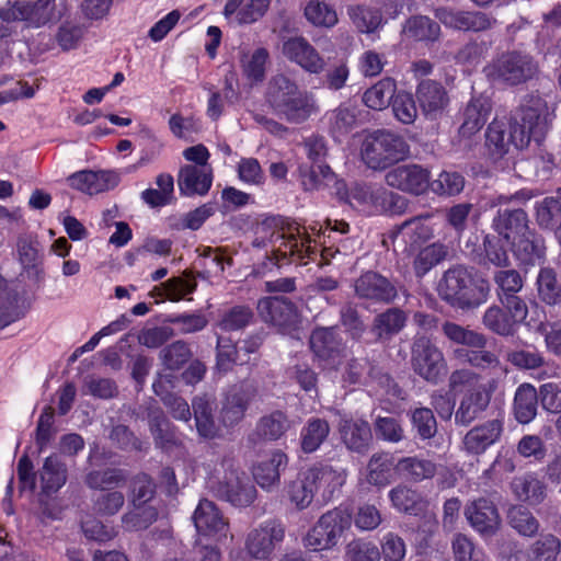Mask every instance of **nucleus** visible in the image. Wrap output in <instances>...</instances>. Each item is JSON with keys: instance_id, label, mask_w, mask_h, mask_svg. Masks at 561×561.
Returning a JSON list of instances; mask_svg holds the SVG:
<instances>
[{"instance_id": "e2e57ef3", "label": "nucleus", "mask_w": 561, "mask_h": 561, "mask_svg": "<svg viewBox=\"0 0 561 561\" xmlns=\"http://www.w3.org/2000/svg\"><path fill=\"white\" fill-rule=\"evenodd\" d=\"M496 295L504 297L518 294L524 287V277L518 270L505 267L497 268L493 274Z\"/></svg>"}, {"instance_id": "1a4fd4ad", "label": "nucleus", "mask_w": 561, "mask_h": 561, "mask_svg": "<svg viewBox=\"0 0 561 561\" xmlns=\"http://www.w3.org/2000/svg\"><path fill=\"white\" fill-rule=\"evenodd\" d=\"M259 394V389L253 380L243 379L231 385L225 394L219 412V420L226 427H234L240 424L248 409Z\"/></svg>"}, {"instance_id": "ddd939ff", "label": "nucleus", "mask_w": 561, "mask_h": 561, "mask_svg": "<svg viewBox=\"0 0 561 561\" xmlns=\"http://www.w3.org/2000/svg\"><path fill=\"white\" fill-rule=\"evenodd\" d=\"M465 516L470 526L484 538L495 536L502 524L494 502L483 496L467 503Z\"/></svg>"}, {"instance_id": "774afa93", "label": "nucleus", "mask_w": 561, "mask_h": 561, "mask_svg": "<svg viewBox=\"0 0 561 561\" xmlns=\"http://www.w3.org/2000/svg\"><path fill=\"white\" fill-rule=\"evenodd\" d=\"M329 129L331 136L340 138L346 136L356 125L355 111L341 105L329 114Z\"/></svg>"}, {"instance_id": "680f3d73", "label": "nucleus", "mask_w": 561, "mask_h": 561, "mask_svg": "<svg viewBox=\"0 0 561 561\" xmlns=\"http://www.w3.org/2000/svg\"><path fill=\"white\" fill-rule=\"evenodd\" d=\"M305 16L312 25L318 27H333L337 21L335 9L324 1L310 0L305 7Z\"/></svg>"}, {"instance_id": "864d4df0", "label": "nucleus", "mask_w": 561, "mask_h": 561, "mask_svg": "<svg viewBox=\"0 0 561 561\" xmlns=\"http://www.w3.org/2000/svg\"><path fill=\"white\" fill-rule=\"evenodd\" d=\"M309 479L316 485L317 490L324 486L330 494L342 486L345 482L344 470H335L329 465L313 466L307 470Z\"/></svg>"}, {"instance_id": "412c9836", "label": "nucleus", "mask_w": 561, "mask_h": 561, "mask_svg": "<svg viewBox=\"0 0 561 561\" xmlns=\"http://www.w3.org/2000/svg\"><path fill=\"white\" fill-rule=\"evenodd\" d=\"M339 432L342 443L352 453L364 455L373 444L374 437L370 424L364 419H341Z\"/></svg>"}, {"instance_id": "9d476101", "label": "nucleus", "mask_w": 561, "mask_h": 561, "mask_svg": "<svg viewBox=\"0 0 561 561\" xmlns=\"http://www.w3.org/2000/svg\"><path fill=\"white\" fill-rule=\"evenodd\" d=\"M309 346L314 358L325 367L336 368L344 357L345 345L337 327L314 328Z\"/></svg>"}, {"instance_id": "7ed1b4c3", "label": "nucleus", "mask_w": 561, "mask_h": 561, "mask_svg": "<svg viewBox=\"0 0 561 561\" xmlns=\"http://www.w3.org/2000/svg\"><path fill=\"white\" fill-rule=\"evenodd\" d=\"M266 100L275 111L293 123H302L319 110L313 95L301 91L284 73L274 75L268 80Z\"/></svg>"}, {"instance_id": "bf43d9fd", "label": "nucleus", "mask_w": 561, "mask_h": 561, "mask_svg": "<svg viewBox=\"0 0 561 561\" xmlns=\"http://www.w3.org/2000/svg\"><path fill=\"white\" fill-rule=\"evenodd\" d=\"M125 502V494L122 491H102L92 500V510L96 516L112 517L124 507Z\"/></svg>"}, {"instance_id": "f3484780", "label": "nucleus", "mask_w": 561, "mask_h": 561, "mask_svg": "<svg viewBox=\"0 0 561 561\" xmlns=\"http://www.w3.org/2000/svg\"><path fill=\"white\" fill-rule=\"evenodd\" d=\"M410 156L407 142H364L362 159L373 170H383Z\"/></svg>"}, {"instance_id": "72a5a7b5", "label": "nucleus", "mask_w": 561, "mask_h": 561, "mask_svg": "<svg viewBox=\"0 0 561 561\" xmlns=\"http://www.w3.org/2000/svg\"><path fill=\"white\" fill-rule=\"evenodd\" d=\"M331 426L328 420L312 416L306 421L300 431V448L305 454L317 451L328 439Z\"/></svg>"}, {"instance_id": "c03bdc74", "label": "nucleus", "mask_w": 561, "mask_h": 561, "mask_svg": "<svg viewBox=\"0 0 561 561\" xmlns=\"http://www.w3.org/2000/svg\"><path fill=\"white\" fill-rule=\"evenodd\" d=\"M397 470L409 481L421 482L432 479L437 472V465L417 456L401 458L397 463Z\"/></svg>"}, {"instance_id": "ea45409f", "label": "nucleus", "mask_w": 561, "mask_h": 561, "mask_svg": "<svg viewBox=\"0 0 561 561\" xmlns=\"http://www.w3.org/2000/svg\"><path fill=\"white\" fill-rule=\"evenodd\" d=\"M215 401L207 394L197 396L192 401V409L198 434L204 438H214L218 433L213 411Z\"/></svg>"}, {"instance_id": "052dcab7", "label": "nucleus", "mask_w": 561, "mask_h": 561, "mask_svg": "<svg viewBox=\"0 0 561 561\" xmlns=\"http://www.w3.org/2000/svg\"><path fill=\"white\" fill-rule=\"evenodd\" d=\"M409 202L405 197L388 191L383 187H376L374 210L387 215H402L407 211Z\"/></svg>"}, {"instance_id": "5fc2aeb1", "label": "nucleus", "mask_w": 561, "mask_h": 561, "mask_svg": "<svg viewBox=\"0 0 561 561\" xmlns=\"http://www.w3.org/2000/svg\"><path fill=\"white\" fill-rule=\"evenodd\" d=\"M561 551V540L552 535H541L527 552V561H556Z\"/></svg>"}, {"instance_id": "13d9d810", "label": "nucleus", "mask_w": 561, "mask_h": 561, "mask_svg": "<svg viewBox=\"0 0 561 561\" xmlns=\"http://www.w3.org/2000/svg\"><path fill=\"white\" fill-rule=\"evenodd\" d=\"M447 255L446 247L433 243L420 249L413 261V271L416 277H423L434 266L440 263Z\"/></svg>"}, {"instance_id": "423d86ee", "label": "nucleus", "mask_w": 561, "mask_h": 561, "mask_svg": "<svg viewBox=\"0 0 561 561\" xmlns=\"http://www.w3.org/2000/svg\"><path fill=\"white\" fill-rule=\"evenodd\" d=\"M351 524L352 514L347 508L335 507L328 511L304 537V546L312 551L329 549L337 543Z\"/></svg>"}, {"instance_id": "473e14b6", "label": "nucleus", "mask_w": 561, "mask_h": 561, "mask_svg": "<svg viewBox=\"0 0 561 561\" xmlns=\"http://www.w3.org/2000/svg\"><path fill=\"white\" fill-rule=\"evenodd\" d=\"M538 393L536 388L524 382L515 391L513 400V412L516 421L520 424L530 423L537 415Z\"/></svg>"}, {"instance_id": "6e6552de", "label": "nucleus", "mask_w": 561, "mask_h": 561, "mask_svg": "<svg viewBox=\"0 0 561 561\" xmlns=\"http://www.w3.org/2000/svg\"><path fill=\"white\" fill-rule=\"evenodd\" d=\"M209 490L218 499L237 507H245L256 497V489L245 472L230 467L222 480H210Z\"/></svg>"}, {"instance_id": "58836bf2", "label": "nucleus", "mask_w": 561, "mask_h": 561, "mask_svg": "<svg viewBox=\"0 0 561 561\" xmlns=\"http://www.w3.org/2000/svg\"><path fill=\"white\" fill-rule=\"evenodd\" d=\"M244 0H228L224 14L230 18L236 14L239 24H250L261 19L267 11L271 0H249L242 4Z\"/></svg>"}, {"instance_id": "f704fd0d", "label": "nucleus", "mask_w": 561, "mask_h": 561, "mask_svg": "<svg viewBox=\"0 0 561 561\" xmlns=\"http://www.w3.org/2000/svg\"><path fill=\"white\" fill-rule=\"evenodd\" d=\"M416 98L426 115H436L448 102L444 87L432 80H424L417 85Z\"/></svg>"}, {"instance_id": "49530a36", "label": "nucleus", "mask_w": 561, "mask_h": 561, "mask_svg": "<svg viewBox=\"0 0 561 561\" xmlns=\"http://www.w3.org/2000/svg\"><path fill=\"white\" fill-rule=\"evenodd\" d=\"M280 245L274 249L271 255L266 259L277 266L288 264L296 260H302L310 252V247L306 245L304 241H298L294 236H290L287 240L285 237L279 239Z\"/></svg>"}, {"instance_id": "8fccbe9b", "label": "nucleus", "mask_w": 561, "mask_h": 561, "mask_svg": "<svg viewBox=\"0 0 561 561\" xmlns=\"http://www.w3.org/2000/svg\"><path fill=\"white\" fill-rule=\"evenodd\" d=\"M397 84L391 78H383L366 90L364 103L373 110L386 108L396 96Z\"/></svg>"}, {"instance_id": "f03ea898", "label": "nucleus", "mask_w": 561, "mask_h": 561, "mask_svg": "<svg viewBox=\"0 0 561 561\" xmlns=\"http://www.w3.org/2000/svg\"><path fill=\"white\" fill-rule=\"evenodd\" d=\"M439 297L454 308L473 310L483 305L490 294L488 279L477 277L473 267L455 265L448 268L438 283Z\"/></svg>"}, {"instance_id": "dca6fc26", "label": "nucleus", "mask_w": 561, "mask_h": 561, "mask_svg": "<svg viewBox=\"0 0 561 561\" xmlns=\"http://www.w3.org/2000/svg\"><path fill=\"white\" fill-rule=\"evenodd\" d=\"M256 309L265 323L279 329L294 328L299 321L296 305L283 296L261 298L257 301Z\"/></svg>"}, {"instance_id": "4468645a", "label": "nucleus", "mask_w": 561, "mask_h": 561, "mask_svg": "<svg viewBox=\"0 0 561 561\" xmlns=\"http://www.w3.org/2000/svg\"><path fill=\"white\" fill-rule=\"evenodd\" d=\"M389 237L394 252L411 256L431 237V229L424 225L422 216H416L397 226Z\"/></svg>"}, {"instance_id": "a211bd4d", "label": "nucleus", "mask_w": 561, "mask_h": 561, "mask_svg": "<svg viewBox=\"0 0 561 561\" xmlns=\"http://www.w3.org/2000/svg\"><path fill=\"white\" fill-rule=\"evenodd\" d=\"M283 54L289 61L311 75L321 73L327 66L324 58L302 36L291 37L284 42Z\"/></svg>"}, {"instance_id": "393cba45", "label": "nucleus", "mask_w": 561, "mask_h": 561, "mask_svg": "<svg viewBox=\"0 0 561 561\" xmlns=\"http://www.w3.org/2000/svg\"><path fill=\"white\" fill-rule=\"evenodd\" d=\"M529 142H476L473 150L486 165L505 168L528 149Z\"/></svg>"}, {"instance_id": "bb28decb", "label": "nucleus", "mask_w": 561, "mask_h": 561, "mask_svg": "<svg viewBox=\"0 0 561 561\" xmlns=\"http://www.w3.org/2000/svg\"><path fill=\"white\" fill-rule=\"evenodd\" d=\"M213 171L210 167L186 164L178 175V185L182 195H206L211 187Z\"/></svg>"}, {"instance_id": "3c124183", "label": "nucleus", "mask_w": 561, "mask_h": 561, "mask_svg": "<svg viewBox=\"0 0 561 561\" xmlns=\"http://www.w3.org/2000/svg\"><path fill=\"white\" fill-rule=\"evenodd\" d=\"M536 222L539 228L552 230L561 225V197L549 196L538 202L535 207Z\"/></svg>"}, {"instance_id": "69168bd1", "label": "nucleus", "mask_w": 561, "mask_h": 561, "mask_svg": "<svg viewBox=\"0 0 561 561\" xmlns=\"http://www.w3.org/2000/svg\"><path fill=\"white\" fill-rule=\"evenodd\" d=\"M268 59V51L260 47L251 55L244 54L241 58L242 72L252 83L262 82L265 78V64Z\"/></svg>"}, {"instance_id": "a19ab883", "label": "nucleus", "mask_w": 561, "mask_h": 561, "mask_svg": "<svg viewBox=\"0 0 561 561\" xmlns=\"http://www.w3.org/2000/svg\"><path fill=\"white\" fill-rule=\"evenodd\" d=\"M402 33L409 39L433 43L440 36V26L426 15H413L405 21Z\"/></svg>"}, {"instance_id": "c9c22d12", "label": "nucleus", "mask_w": 561, "mask_h": 561, "mask_svg": "<svg viewBox=\"0 0 561 561\" xmlns=\"http://www.w3.org/2000/svg\"><path fill=\"white\" fill-rule=\"evenodd\" d=\"M148 426L157 448L169 450L176 446L174 427L162 409H156L149 413Z\"/></svg>"}, {"instance_id": "4d7b16f0", "label": "nucleus", "mask_w": 561, "mask_h": 561, "mask_svg": "<svg viewBox=\"0 0 561 561\" xmlns=\"http://www.w3.org/2000/svg\"><path fill=\"white\" fill-rule=\"evenodd\" d=\"M192 356L190 345L183 340H178L164 346L159 353L162 365L170 370L181 369L191 360Z\"/></svg>"}, {"instance_id": "de8ad7c7", "label": "nucleus", "mask_w": 561, "mask_h": 561, "mask_svg": "<svg viewBox=\"0 0 561 561\" xmlns=\"http://www.w3.org/2000/svg\"><path fill=\"white\" fill-rule=\"evenodd\" d=\"M131 508L121 517L122 526L127 531L149 528L158 519V511L150 505H130Z\"/></svg>"}, {"instance_id": "c756f323", "label": "nucleus", "mask_w": 561, "mask_h": 561, "mask_svg": "<svg viewBox=\"0 0 561 561\" xmlns=\"http://www.w3.org/2000/svg\"><path fill=\"white\" fill-rule=\"evenodd\" d=\"M287 463V455L279 449H274L267 459L253 467V477L261 488L271 489L279 483L280 472L286 469Z\"/></svg>"}, {"instance_id": "20e7f679", "label": "nucleus", "mask_w": 561, "mask_h": 561, "mask_svg": "<svg viewBox=\"0 0 561 561\" xmlns=\"http://www.w3.org/2000/svg\"><path fill=\"white\" fill-rule=\"evenodd\" d=\"M483 71L493 82L515 87L534 79L539 72V65L533 56L514 50L502 54Z\"/></svg>"}, {"instance_id": "a18cd8bd", "label": "nucleus", "mask_w": 561, "mask_h": 561, "mask_svg": "<svg viewBox=\"0 0 561 561\" xmlns=\"http://www.w3.org/2000/svg\"><path fill=\"white\" fill-rule=\"evenodd\" d=\"M507 524L520 536L535 537L539 531V520L524 505H512L506 513Z\"/></svg>"}, {"instance_id": "5701e85b", "label": "nucleus", "mask_w": 561, "mask_h": 561, "mask_svg": "<svg viewBox=\"0 0 561 561\" xmlns=\"http://www.w3.org/2000/svg\"><path fill=\"white\" fill-rule=\"evenodd\" d=\"M193 522L196 530L205 536H217L226 538L229 533V524L218 510L216 504L207 499L199 501L194 514Z\"/></svg>"}, {"instance_id": "7c9ffc66", "label": "nucleus", "mask_w": 561, "mask_h": 561, "mask_svg": "<svg viewBox=\"0 0 561 561\" xmlns=\"http://www.w3.org/2000/svg\"><path fill=\"white\" fill-rule=\"evenodd\" d=\"M538 300L549 307H561V278L550 266L541 267L536 276Z\"/></svg>"}, {"instance_id": "4c0bfd02", "label": "nucleus", "mask_w": 561, "mask_h": 561, "mask_svg": "<svg viewBox=\"0 0 561 561\" xmlns=\"http://www.w3.org/2000/svg\"><path fill=\"white\" fill-rule=\"evenodd\" d=\"M505 240L494 233H486L482 241V253L478 263L482 266L496 268L510 267L512 262L505 247Z\"/></svg>"}, {"instance_id": "9b49d317", "label": "nucleus", "mask_w": 561, "mask_h": 561, "mask_svg": "<svg viewBox=\"0 0 561 561\" xmlns=\"http://www.w3.org/2000/svg\"><path fill=\"white\" fill-rule=\"evenodd\" d=\"M284 525L275 519L267 520L248 534L245 550L254 559L267 560L273 554L276 545L284 540Z\"/></svg>"}, {"instance_id": "2f4dec72", "label": "nucleus", "mask_w": 561, "mask_h": 561, "mask_svg": "<svg viewBox=\"0 0 561 561\" xmlns=\"http://www.w3.org/2000/svg\"><path fill=\"white\" fill-rule=\"evenodd\" d=\"M511 488L517 500L530 506L540 505L547 497V485L533 473L515 477Z\"/></svg>"}, {"instance_id": "c85d7f7f", "label": "nucleus", "mask_w": 561, "mask_h": 561, "mask_svg": "<svg viewBox=\"0 0 561 561\" xmlns=\"http://www.w3.org/2000/svg\"><path fill=\"white\" fill-rule=\"evenodd\" d=\"M407 323V314L400 308H388L373 319L370 332L376 342L386 343L399 334Z\"/></svg>"}, {"instance_id": "cd10ccee", "label": "nucleus", "mask_w": 561, "mask_h": 561, "mask_svg": "<svg viewBox=\"0 0 561 561\" xmlns=\"http://www.w3.org/2000/svg\"><path fill=\"white\" fill-rule=\"evenodd\" d=\"M492 105L484 95L473 96L463 110V122L459 127L461 138H471L484 126Z\"/></svg>"}, {"instance_id": "b1692460", "label": "nucleus", "mask_w": 561, "mask_h": 561, "mask_svg": "<svg viewBox=\"0 0 561 561\" xmlns=\"http://www.w3.org/2000/svg\"><path fill=\"white\" fill-rule=\"evenodd\" d=\"M503 433V422L493 419L473 426L462 438V448L470 455H481L495 444Z\"/></svg>"}, {"instance_id": "0eeeda50", "label": "nucleus", "mask_w": 561, "mask_h": 561, "mask_svg": "<svg viewBox=\"0 0 561 561\" xmlns=\"http://www.w3.org/2000/svg\"><path fill=\"white\" fill-rule=\"evenodd\" d=\"M354 294L359 300L371 305H392L405 288L396 278H389L377 271H366L354 280Z\"/></svg>"}, {"instance_id": "a878e982", "label": "nucleus", "mask_w": 561, "mask_h": 561, "mask_svg": "<svg viewBox=\"0 0 561 561\" xmlns=\"http://www.w3.org/2000/svg\"><path fill=\"white\" fill-rule=\"evenodd\" d=\"M515 259L523 265L534 266L546 256L543 238L529 228L508 243Z\"/></svg>"}, {"instance_id": "f8f14e48", "label": "nucleus", "mask_w": 561, "mask_h": 561, "mask_svg": "<svg viewBox=\"0 0 561 561\" xmlns=\"http://www.w3.org/2000/svg\"><path fill=\"white\" fill-rule=\"evenodd\" d=\"M495 388L496 381L492 379L488 385H478L468 389L455 411V423L460 426H468L479 419L489 408Z\"/></svg>"}, {"instance_id": "6e6d98bb", "label": "nucleus", "mask_w": 561, "mask_h": 561, "mask_svg": "<svg viewBox=\"0 0 561 561\" xmlns=\"http://www.w3.org/2000/svg\"><path fill=\"white\" fill-rule=\"evenodd\" d=\"M391 469V457L386 453H376L367 463L366 480L369 484L385 486L390 483Z\"/></svg>"}, {"instance_id": "e433bc0d", "label": "nucleus", "mask_w": 561, "mask_h": 561, "mask_svg": "<svg viewBox=\"0 0 561 561\" xmlns=\"http://www.w3.org/2000/svg\"><path fill=\"white\" fill-rule=\"evenodd\" d=\"M38 476L45 493L57 492L67 482L68 469L60 456L53 454L44 460Z\"/></svg>"}, {"instance_id": "f257e3e1", "label": "nucleus", "mask_w": 561, "mask_h": 561, "mask_svg": "<svg viewBox=\"0 0 561 561\" xmlns=\"http://www.w3.org/2000/svg\"><path fill=\"white\" fill-rule=\"evenodd\" d=\"M519 117H495L486 128V140H543L550 129L549 106L538 94L525 98Z\"/></svg>"}, {"instance_id": "2eb2a0df", "label": "nucleus", "mask_w": 561, "mask_h": 561, "mask_svg": "<svg viewBox=\"0 0 561 561\" xmlns=\"http://www.w3.org/2000/svg\"><path fill=\"white\" fill-rule=\"evenodd\" d=\"M291 427L288 415L275 410L268 414L261 416L254 430L247 436V447L256 450L266 442H276L280 439Z\"/></svg>"}, {"instance_id": "603ef678", "label": "nucleus", "mask_w": 561, "mask_h": 561, "mask_svg": "<svg viewBox=\"0 0 561 561\" xmlns=\"http://www.w3.org/2000/svg\"><path fill=\"white\" fill-rule=\"evenodd\" d=\"M445 336L454 343L472 348H485L488 339L484 334L466 329L457 323L446 321L442 327Z\"/></svg>"}, {"instance_id": "79ce46f5", "label": "nucleus", "mask_w": 561, "mask_h": 561, "mask_svg": "<svg viewBox=\"0 0 561 561\" xmlns=\"http://www.w3.org/2000/svg\"><path fill=\"white\" fill-rule=\"evenodd\" d=\"M392 505L400 512L417 516L424 513L428 503L416 491L407 485H398L389 492Z\"/></svg>"}, {"instance_id": "338daca9", "label": "nucleus", "mask_w": 561, "mask_h": 561, "mask_svg": "<svg viewBox=\"0 0 561 561\" xmlns=\"http://www.w3.org/2000/svg\"><path fill=\"white\" fill-rule=\"evenodd\" d=\"M253 319L254 313L250 307L243 305L233 306L224 312L218 327L226 332L239 331L247 328Z\"/></svg>"}, {"instance_id": "09e8293b", "label": "nucleus", "mask_w": 561, "mask_h": 561, "mask_svg": "<svg viewBox=\"0 0 561 561\" xmlns=\"http://www.w3.org/2000/svg\"><path fill=\"white\" fill-rule=\"evenodd\" d=\"M482 324L500 336H513L518 328L499 305H492L484 311Z\"/></svg>"}, {"instance_id": "aec40b11", "label": "nucleus", "mask_w": 561, "mask_h": 561, "mask_svg": "<svg viewBox=\"0 0 561 561\" xmlns=\"http://www.w3.org/2000/svg\"><path fill=\"white\" fill-rule=\"evenodd\" d=\"M55 0H37L28 2L24 0L12 1V7L4 11L8 19L24 21L28 26L39 27L54 18Z\"/></svg>"}, {"instance_id": "4be33fe9", "label": "nucleus", "mask_w": 561, "mask_h": 561, "mask_svg": "<svg viewBox=\"0 0 561 561\" xmlns=\"http://www.w3.org/2000/svg\"><path fill=\"white\" fill-rule=\"evenodd\" d=\"M494 234L508 244L530 228L528 214L523 208H499L491 221Z\"/></svg>"}, {"instance_id": "37998d69", "label": "nucleus", "mask_w": 561, "mask_h": 561, "mask_svg": "<svg viewBox=\"0 0 561 561\" xmlns=\"http://www.w3.org/2000/svg\"><path fill=\"white\" fill-rule=\"evenodd\" d=\"M127 478V472L124 469L106 468L88 472L84 477V483L89 489L102 492L124 486Z\"/></svg>"}, {"instance_id": "39448f33", "label": "nucleus", "mask_w": 561, "mask_h": 561, "mask_svg": "<svg viewBox=\"0 0 561 561\" xmlns=\"http://www.w3.org/2000/svg\"><path fill=\"white\" fill-rule=\"evenodd\" d=\"M410 365L415 375L430 383L437 385L447 371L443 352L425 334H416L411 344Z\"/></svg>"}, {"instance_id": "6ab92c4d", "label": "nucleus", "mask_w": 561, "mask_h": 561, "mask_svg": "<svg viewBox=\"0 0 561 561\" xmlns=\"http://www.w3.org/2000/svg\"><path fill=\"white\" fill-rule=\"evenodd\" d=\"M386 182L393 188L420 195L430 187V173L417 164L401 165L386 174Z\"/></svg>"}, {"instance_id": "0e129e2a", "label": "nucleus", "mask_w": 561, "mask_h": 561, "mask_svg": "<svg viewBox=\"0 0 561 561\" xmlns=\"http://www.w3.org/2000/svg\"><path fill=\"white\" fill-rule=\"evenodd\" d=\"M111 443L124 451H145L146 444L125 424L113 425L108 433Z\"/></svg>"}]
</instances>
